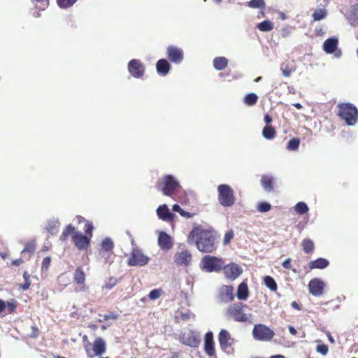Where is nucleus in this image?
Instances as JSON below:
<instances>
[{"label": "nucleus", "instance_id": "41", "mask_svg": "<svg viewBox=\"0 0 358 358\" xmlns=\"http://www.w3.org/2000/svg\"><path fill=\"white\" fill-rule=\"evenodd\" d=\"M302 246L305 253L306 254L311 252L314 248L313 242L310 239L303 240Z\"/></svg>", "mask_w": 358, "mask_h": 358}, {"label": "nucleus", "instance_id": "10", "mask_svg": "<svg viewBox=\"0 0 358 358\" xmlns=\"http://www.w3.org/2000/svg\"><path fill=\"white\" fill-rule=\"evenodd\" d=\"M127 69L129 73L136 78H141L145 71L144 64L139 59H132L129 62Z\"/></svg>", "mask_w": 358, "mask_h": 358}, {"label": "nucleus", "instance_id": "11", "mask_svg": "<svg viewBox=\"0 0 358 358\" xmlns=\"http://www.w3.org/2000/svg\"><path fill=\"white\" fill-rule=\"evenodd\" d=\"M168 59L175 64H180L184 58L183 50L176 46L169 45L166 50Z\"/></svg>", "mask_w": 358, "mask_h": 358}, {"label": "nucleus", "instance_id": "63", "mask_svg": "<svg viewBox=\"0 0 358 358\" xmlns=\"http://www.w3.org/2000/svg\"><path fill=\"white\" fill-rule=\"evenodd\" d=\"M6 308V303L3 300L0 299V313L4 310Z\"/></svg>", "mask_w": 358, "mask_h": 358}, {"label": "nucleus", "instance_id": "17", "mask_svg": "<svg viewBox=\"0 0 358 358\" xmlns=\"http://www.w3.org/2000/svg\"><path fill=\"white\" fill-rule=\"evenodd\" d=\"M159 248L163 250H169L173 247V240L165 231H160L157 241Z\"/></svg>", "mask_w": 358, "mask_h": 358}, {"label": "nucleus", "instance_id": "57", "mask_svg": "<svg viewBox=\"0 0 358 358\" xmlns=\"http://www.w3.org/2000/svg\"><path fill=\"white\" fill-rule=\"evenodd\" d=\"M264 120L266 125H269V124L272 122V117L268 114H266L264 117Z\"/></svg>", "mask_w": 358, "mask_h": 358}, {"label": "nucleus", "instance_id": "36", "mask_svg": "<svg viewBox=\"0 0 358 358\" xmlns=\"http://www.w3.org/2000/svg\"><path fill=\"white\" fill-rule=\"evenodd\" d=\"M349 19L352 24L358 22V3L350 7V15Z\"/></svg>", "mask_w": 358, "mask_h": 358}, {"label": "nucleus", "instance_id": "52", "mask_svg": "<svg viewBox=\"0 0 358 358\" xmlns=\"http://www.w3.org/2000/svg\"><path fill=\"white\" fill-rule=\"evenodd\" d=\"M51 259L50 257H46L43 259L42 268L48 269L50 264Z\"/></svg>", "mask_w": 358, "mask_h": 358}, {"label": "nucleus", "instance_id": "29", "mask_svg": "<svg viewBox=\"0 0 358 358\" xmlns=\"http://www.w3.org/2000/svg\"><path fill=\"white\" fill-rule=\"evenodd\" d=\"M262 136L267 140H271L275 136V131L273 127L266 125L262 130Z\"/></svg>", "mask_w": 358, "mask_h": 358}, {"label": "nucleus", "instance_id": "39", "mask_svg": "<svg viewBox=\"0 0 358 358\" xmlns=\"http://www.w3.org/2000/svg\"><path fill=\"white\" fill-rule=\"evenodd\" d=\"M172 210L174 212L178 213L182 217L186 218H190L192 217V214L183 210L178 204H174L172 207Z\"/></svg>", "mask_w": 358, "mask_h": 358}, {"label": "nucleus", "instance_id": "48", "mask_svg": "<svg viewBox=\"0 0 358 358\" xmlns=\"http://www.w3.org/2000/svg\"><path fill=\"white\" fill-rule=\"evenodd\" d=\"M280 70L282 71V74L285 77H289L291 75V70L289 69V67L288 64H282L280 65Z\"/></svg>", "mask_w": 358, "mask_h": 358}, {"label": "nucleus", "instance_id": "38", "mask_svg": "<svg viewBox=\"0 0 358 358\" xmlns=\"http://www.w3.org/2000/svg\"><path fill=\"white\" fill-rule=\"evenodd\" d=\"M76 232V231H75V227L70 224L68 226H66V227L63 230L62 234L60 236V240L65 241L70 234L73 235V234Z\"/></svg>", "mask_w": 358, "mask_h": 358}, {"label": "nucleus", "instance_id": "59", "mask_svg": "<svg viewBox=\"0 0 358 358\" xmlns=\"http://www.w3.org/2000/svg\"><path fill=\"white\" fill-rule=\"evenodd\" d=\"M32 333L30 334V336L32 338H36L38 336V329L35 327H32Z\"/></svg>", "mask_w": 358, "mask_h": 358}, {"label": "nucleus", "instance_id": "20", "mask_svg": "<svg viewBox=\"0 0 358 358\" xmlns=\"http://www.w3.org/2000/svg\"><path fill=\"white\" fill-rule=\"evenodd\" d=\"M233 339L231 338V335L227 330L222 329L220 331L218 336V341L222 350L227 351V348L231 346V341Z\"/></svg>", "mask_w": 358, "mask_h": 358}, {"label": "nucleus", "instance_id": "50", "mask_svg": "<svg viewBox=\"0 0 358 358\" xmlns=\"http://www.w3.org/2000/svg\"><path fill=\"white\" fill-rule=\"evenodd\" d=\"M328 346L325 344L317 345L316 347V351L322 355H326L328 352Z\"/></svg>", "mask_w": 358, "mask_h": 358}, {"label": "nucleus", "instance_id": "21", "mask_svg": "<svg viewBox=\"0 0 358 358\" xmlns=\"http://www.w3.org/2000/svg\"><path fill=\"white\" fill-rule=\"evenodd\" d=\"M204 351L210 357L215 355L213 334L208 331L204 338Z\"/></svg>", "mask_w": 358, "mask_h": 358}, {"label": "nucleus", "instance_id": "31", "mask_svg": "<svg viewBox=\"0 0 358 358\" xmlns=\"http://www.w3.org/2000/svg\"><path fill=\"white\" fill-rule=\"evenodd\" d=\"M257 27L261 31H270L274 28V24L270 20H264L259 23Z\"/></svg>", "mask_w": 358, "mask_h": 358}, {"label": "nucleus", "instance_id": "15", "mask_svg": "<svg viewBox=\"0 0 358 358\" xmlns=\"http://www.w3.org/2000/svg\"><path fill=\"white\" fill-rule=\"evenodd\" d=\"M90 237L83 235L80 231H76L72 235V240L78 250H82L88 248L90 243Z\"/></svg>", "mask_w": 358, "mask_h": 358}, {"label": "nucleus", "instance_id": "26", "mask_svg": "<svg viewBox=\"0 0 358 358\" xmlns=\"http://www.w3.org/2000/svg\"><path fill=\"white\" fill-rule=\"evenodd\" d=\"M248 284L245 281H243L238 287L236 293L237 298L239 300H245L248 297Z\"/></svg>", "mask_w": 358, "mask_h": 358}, {"label": "nucleus", "instance_id": "7", "mask_svg": "<svg viewBox=\"0 0 358 358\" xmlns=\"http://www.w3.org/2000/svg\"><path fill=\"white\" fill-rule=\"evenodd\" d=\"M274 335V331L264 324H259L254 326L252 336L257 341H270Z\"/></svg>", "mask_w": 358, "mask_h": 358}, {"label": "nucleus", "instance_id": "9", "mask_svg": "<svg viewBox=\"0 0 358 358\" xmlns=\"http://www.w3.org/2000/svg\"><path fill=\"white\" fill-rule=\"evenodd\" d=\"M149 262L148 256L145 255L141 250L136 248L133 249L131 257L128 259V264L131 266L146 265Z\"/></svg>", "mask_w": 358, "mask_h": 358}, {"label": "nucleus", "instance_id": "37", "mask_svg": "<svg viewBox=\"0 0 358 358\" xmlns=\"http://www.w3.org/2000/svg\"><path fill=\"white\" fill-rule=\"evenodd\" d=\"M327 12L325 9L316 10L313 14L312 17L314 21H320L324 19L327 17Z\"/></svg>", "mask_w": 358, "mask_h": 358}, {"label": "nucleus", "instance_id": "61", "mask_svg": "<svg viewBox=\"0 0 358 358\" xmlns=\"http://www.w3.org/2000/svg\"><path fill=\"white\" fill-rule=\"evenodd\" d=\"M291 306L298 310H301V306L299 305V303L296 301H292L291 303Z\"/></svg>", "mask_w": 358, "mask_h": 358}, {"label": "nucleus", "instance_id": "13", "mask_svg": "<svg viewBox=\"0 0 358 358\" xmlns=\"http://www.w3.org/2000/svg\"><path fill=\"white\" fill-rule=\"evenodd\" d=\"M222 269L224 270L225 277L231 281L235 280L243 273L241 266L236 263H231L227 265L224 264Z\"/></svg>", "mask_w": 358, "mask_h": 358}, {"label": "nucleus", "instance_id": "62", "mask_svg": "<svg viewBox=\"0 0 358 358\" xmlns=\"http://www.w3.org/2000/svg\"><path fill=\"white\" fill-rule=\"evenodd\" d=\"M289 331L292 335H296L297 331L293 326H289Z\"/></svg>", "mask_w": 358, "mask_h": 358}, {"label": "nucleus", "instance_id": "14", "mask_svg": "<svg viewBox=\"0 0 358 358\" xmlns=\"http://www.w3.org/2000/svg\"><path fill=\"white\" fill-rule=\"evenodd\" d=\"M106 342L102 338L98 337L95 339V341L93 343L94 354L92 353L90 349H86V352L87 356H89L90 357H94V356H99L104 354L106 352Z\"/></svg>", "mask_w": 358, "mask_h": 358}, {"label": "nucleus", "instance_id": "27", "mask_svg": "<svg viewBox=\"0 0 358 358\" xmlns=\"http://www.w3.org/2000/svg\"><path fill=\"white\" fill-rule=\"evenodd\" d=\"M273 181L274 178L273 176L264 175L261 179V184L266 192H270L273 189Z\"/></svg>", "mask_w": 358, "mask_h": 358}, {"label": "nucleus", "instance_id": "51", "mask_svg": "<svg viewBox=\"0 0 358 358\" xmlns=\"http://www.w3.org/2000/svg\"><path fill=\"white\" fill-rule=\"evenodd\" d=\"M234 237V233L232 231H228L225 234L223 243L227 245Z\"/></svg>", "mask_w": 358, "mask_h": 358}, {"label": "nucleus", "instance_id": "1", "mask_svg": "<svg viewBox=\"0 0 358 358\" xmlns=\"http://www.w3.org/2000/svg\"><path fill=\"white\" fill-rule=\"evenodd\" d=\"M215 236L212 232L207 230L199 231L196 228H194L188 236V243H194L197 249L205 253H210L215 250Z\"/></svg>", "mask_w": 358, "mask_h": 358}, {"label": "nucleus", "instance_id": "23", "mask_svg": "<svg viewBox=\"0 0 358 358\" xmlns=\"http://www.w3.org/2000/svg\"><path fill=\"white\" fill-rule=\"evenodd\" d=\"M157 73L162 76L167 75L171 69V64L166 59H160L156 63Z\"/></svg>", "mask_w": 358, "mask_h": 358}, {"label": "nucleus", "instance_id": "18", "mask_svg": "<svg viewBox=\"0 0 358 358\" xmlns=\"http://www.w3.org/2000/svg\"><path fill=\"white\" fill-rule=\"evenodd\" d=\"M158 217L163 221L169 222L173 220L175 215L173 214L166 204L160 205L156 210Z\"/></svg>", "mask_w": 358, "mask_h": 358}, {"label": "nucleus", "instance_id": "53", "mask_svg": "<svg viewBox=\"0 0 358 358\" xmlns=\"http://www.w3.org/2000/svg\"><path fill=\"white\" fill-rule=\"evenodd\" d=\"M117 316L114 313H110L109 314H106L103 315V318L102 320H100L101 322L107 321L108 320H115L116 319Z\"/></svg>", "mask_w": 358, "mask_h": 358}, {"label": "nucleus", "instance_id": "25", "mask_svg": "<svg viewBox=\"0 0 358 358\" xmlns=\"http://www.w3.org/2000/svg\"><path fill=\"white\" fill-rule=\"evenodd\" d=\"M329 264V261L324 258H317L315 260L310 261L309 262V268L310 269H324L327 268Z\"/></svg>", "mask_w": 358, "mask_h": 358}, {"label": "nucleus", "instance_id": "43", "mask_svg": "<svg viewBox=\"0 0 358 358\" xmlns=\"http://www.w3.org/2000/svg\"><path fill=\"white\" fill-rule=\"evenodd\" d=\"M77 0H57V4L61 8H68L71 7Z\"/></svg>", "mask_w": 358, "mask_h": 358}, {"label": "nucleus", "instance_id": "44", "mask_svg": "<svg viewBox=\"0 0 358 358\" xmlns=\"http://www.w3.org/2000/svg\"><path fill=\"white\" fill-rule=\"evenodd\" d=\"M29 278H30V276H29V274L28 273V272L24 271L23 273V278L24 280V283L20 285V288L24 291L27 290L31 285V281L29 280Z\"/></svg>", "mask_w": 358, "mask_h": 358}, {"label": "nucleus", "instance_id": "46", "mask_svg": "<svg viewBox=\"0 0 358 358\" xmlns=\"http://www.w3.org/2000/svg\"><path fill=\"white\" fill-rule=\"evenodd\" d=\"M93 229H94V226H93L92 223L90 221L86 222V223L85 224V229H84L86 236L92 238Z\"/></svg>", "mask_w": 358, "mask_h": 358}, {"label": "nucleus", "instance_id": "6", "mask_svg": "<svg viewBox=\"0 0 358 358\" xmlns=\"http://www.w3.org/2000/svg\"><path fill=\"white\" fill-rule=\"evenodd\" d=\"M180 341L189 347L196 348L201 343V336L199 332L192 329H187L180 335Z\"/></svg>", "mask_w": 358, "mask_h": 358}, {"label": "nucleus", "instance_id": "47", "mask_svg": "<svg viewBox=\"0 0 358 358\" xmlns=\"http://www.w3.org/2000/svg\"><path fill=\"white\" fill-rule=\"evenodd\" d=\"M118 280L115 278H110L106 282L104 287L106 289H111L115 285H117Z\"/></svg>", "mask_w": 358, "mask_h": 358}, {"label": "nucleus", "instance_id": "22", "mask_svg": "<svg viewBox=\"0 0 358 358\" xmlns=\"http://www.w3.org/2000/svg\"><path fill=\"white\" fill-rule=\"evenodd\" d=\"M338 40L336 37L327 39L323 43V50L327 54L334 53L338 47Z\"/></svg>", "mask_w": 358, "mask_h": 358}, {"label": "nucleus", "instance_id": "55", "mask_svg": "<svg viewBox=\"0 0 358 358\" xmlns=\"http://www.w3.org/2000/svg\"><path fill=\"white\" fill-rule=\"evenodd\" d=\"M282 266L285 268L289 269L291 268V259L289 258L286 259L282 262Z\"/></svg>", "mask_w": 358, "mask_h": 358}, {"label": "nucleus", "instance_id": "34", "mask_svg": "<svg viewBox=\"0 0 358 358\" xmlns=\"http://www.w3.org/2000/svg\"><path fill=\"white\" fill-rule=\"evenodd\" d=\"M258 100V96L256 94L251 92L246 94L244 97V103L248 106H254Z\"/></svg>", "mask_w": 358, "mask_h": 358}, {"label": "nucleus", "instance_id": "60", "mask_svg": "<svg viewBox=\"0 0 358 358\" xmlns=\"http://www.w3.org/2000/svg\"><path fill=\"white\" fill-rule=\"evenodd\" d=\"M22 259L21 258L17 259L13 261L12 264L15 266H20L22 263Z\"/></svg>", "mask_w": 358, "mask_h": 358}, {"label": "nucleus", "instance_id": "58", "mask_svg": "<svg viewBox=\"0 0 358 358\" xmlns=\"http://www.w3.org/2000/svg\"><path fill=\"white\" fill-rule=\"evenodd\" d=\"M35 2L37 3H41L43 4L44 8H42V10H44L45 7H47L49 5V0H33Z\"/></svg>", "mask_w": 358, "mask_h": 358}, {"label": "nucleus", "instance_id": "45", "mask_svg": "<svg viewBox=\"0 0 358 358\" xmlns=\"http://www.w3.org/2000/svg\"><path fill=\"white\" fill-rule=\"evenodd\" d=\"M271 208V206L268 202H261L257 206V210L260 213H266Z\"/></svg>", "mask_w": 358, "mask_h": 358}, {"label": "nucleus", "instance_id": "49", "mask_svg": "<svg viewBox=\"0 0 358 358\" xmlns=\"http://www.w3.org/2000/svg\"><path fill=\"white\" fill-rule=\"evenodd\" d=\"M161 290L159 289H155L150 292L148 296L152 300H156L160 297Z\"/></svg>", "mask_w": 358, "mask_h": 358}, {"label": "nucleus", "instance_id": "3", "mask_svg": "<svg viewBox=\"0 0 358 358\" xmlns=\"http://www.w3.org/2000/svg\"><path fill=\"white\" fill-rule=\"evenodd\" d=\"M181 189L179 180L173 175L166 174L162 177L160 190L164 196L173 198Z\"/></svg>", "mask_w": 358, "mask_h": 358}, {"label": "nucleus", "instance_id": "16", "mask_svg": "<svg viewBox=\"0 0 358 358\" xmlns=\"http://www.w3.org/2000/svg\"><path fill=\"white\" fill-rule=\"evenodd\" d=\"M217 298L224 303L231 301L234 298V287L231 285L222 286L218 291Z\"/></svg>", "mask_w": 358, "mask_h": 358}, {"label": "nucleus", "instance_id": "33", "mask_svg": "<svg viewBox=\"0 0 358 358\" xmlns=\"http://www.w3.org/2000/svg\"><path fill=\"white\" fill-rule=\"evenodd\" d=\"M294 210L299 215H303L309 210V208L305 202L299 201L295 205Z\"/></svg>", "mask_w": 358, "mask_h": 358}, {"label": "nucleus", "instance_id": "64", "mask_svg": "<svg viewBox=\"0 0 358 358\" xmlns=\"http://www.w3.org/2000/svg\"><path fill=\"white\" fill-rule=\"evenodd\" d=\"M77 220L79 224H81L82 222L86 223V222H88V220H86L82 216H77Z\"/></svg>", "mask_w": 358, "mask_h": 358}, {"label": "nucleus", "instance_id": "2", "mask_svg": "<svg viewBox=\"0 0 358 358\" xmlns=\"http://www.w3.org/2000/svg\"><path fill=\"white\" fill-rule=\"evenodd\" d=\"M337 115L348 126H355L358 120V109L351 103H338Z\"/></svg>", "mask_w": 358, "mask_h": 358}, {"label": "nucleus", "instance_id": "28", "mask_svg": "<svg viewBox=\"0 0 358 358\" xmlns=\"http://www.w3.org/2000/svg\"><path fill=\"white\" fill-rule=\"evenodd\" d=\"M213 64L217 71H222L227 66L228 59L224 57H217L213 59Z\"/></svg>", "mask_w": 358, "mask_h": 358}, {"label": "nucleus", "instance_id": "32", "mask_svg": "<svg viewBox=\"0 0 358 358\" xmlns=\"http://www.w3.org/2000/svg\"><path fill=\"white\" fill-rule=\"evenodd\" d=\"M264 282L265 285L271 291H276L278 288L277 283L273 278L270 275H266L264 278Z\"/></svg>", "mask_w": 358, "mask_h": 358}, {"label": "nucleus", "instance_id": "56", "mask_svg": "<svg viewBox=\"0 0 358 358\" xmlns=\"http://www.w3.org/2000/svg\"><path fill=\"white\" fill-rule=\"evenodd\" d=\"M289 29L288 28H284L281 31V35L283 38H286L289 35Z\"/></svg>", "mask_w": 358, "mask_h": 358}, {"label": "nucleus", "instance_id": "24", "mask_svg": "<svg viewBox=\"0 0 358 358\" xmlns=\"http://www.w3.org/2000/svg\"><path fill=\"white\" fill-rule=\"evenodd\" d=\"M60 222L57 217H52L48 221L45 230L51 235H56L59 229Z\"/></svg>", "mask_w": 358, "mask_h": 358}, {"label": "nucleus", "instance_id": "8", "mask_svg": "<svg viewBox=\"0 0 358 358\" xmlns=\"http://www.w3.org/2000/svg\"><path fill=\"white\" fill-rule=\"evenodd\" d=\"M245 306L242 303H234L229 306L227 313L236 322H245L248 317L242 309Z\"/></svg>", "mask_w": 358, "mask_h": 358}, {"label": "nucleus", "instance_id": "54", "mask_svg": "<svg viewBox=\"0 0 358 358\" xmlns=\"http://www.w3.org/2000/svg\"><path fill=\"white\" fill-rule=\"evenodd\" d=\"M34 252V247L32 244H27L25 245L24 250L22 251V252Z\"/></svg>", "mask_w": 358, "mask_h": 358}, {"label": "nucleus", "instance_id": "12", "mask_svg": "<svg viewBox=\"0 0 358 358\" xmlns=\"http://www.w3.org/2000/svg\"><path fill=\"white\" fill-rule=\"evenodd\" d=\"M324 287V282L317 278L312 279L308 283L309 292L316 297H320L323 295Z\"/></svg>", "mask_w": 358, "mask_h": 358}, {"label": "nucleus", "instance_id": "42", "mask_svg": "<svg viewBox=\"0 0 358 358\" xmlns=\"http://www.w3.org/2000/svg\"><path fill=\"white\" fill-rule=\"evenodd\" d=\"M300 145V141L298 138H293L287 143V148L289 150H296Z\"/></svg>", "mask_w": 358, "mask_h": 358}, {"label": "nucleus", "instance_id": "35", "mask_svg": "<svg viewBox=\"0 0 358 358\" xmlns=\"http://www.w3.org/2000/svg\"><path fill=\"white\" fill-rule=\"evenodd\" d=\"M247 6L251 8L264 9L266 3L264 0H250L247 2Z\"/></svg>", "mask_w": 358, "mask_h": 358}, {"label": "nucleus", "instance_id": "5", "mask_svg": "<svg viewBox=\"0 0 358 358\" xmlns=\"http://www.w3.org/2000/svg\"><path fill=\"white\" fill-rule=\"evenodd\" d=\"M218 201L221 206L230 207L234 204L235 197L232 188L226 184L220 185L217 187Z\"/></svg>", "mask_w": 358, "mask_h": 358}, {"label": "nucleus", "instance_id": "19", "mask_svg": "<svg viewBox=\"0 0 358 358\" xmlns=\"http://www.w3.org/2000/svg\"><path fill=\"white\" fill-rule=\"evenodd\" d=\"M192 260V255L187 250L177 252L175 255V262L177 265L187 266Z\"/></svg>", "mask_w": 358, "mask_h": 358}, {"label": "nucleus", "instance_id": "30", "mask_svg": "<svg viewBox=\"0 0 358 358\" xmlns=\"http://www.w3.org/2000/svg\"><path fill=\"white\" fill-rule=\"evenodd\" d=\"M74 280L78 284H84L85 274L81 267H78L74 272Z\"/></svg>", "mask_w": 358, "mask_h": 358}, {"label": "nucleus", "instance_id": "4", "mask_svg": "<svg viewBox=\"0 0 358 358\" xmlns=\"http://www.w3.org/2000/svg\"><path fill=\"white\" fill-rule=\"evenodd\" d=\"M201 270L208 273L219 272L224 267V262L222 259L215 256L205 255L201 261Z\"/></svg>", "mask_w": 358, "mask_h": 358}, {"label": "nucleus", "instance_id": "40", "mask_svg": "<svg viewBox=\"0 0 358 358\" xmlns=\"http://www.w3.org/2000/svg\"><path fill=\"white\" fill-rule=\"evenodd\" d=\"M113 247V242L110 238H106L101 242V248L104 251L109 252Z\"/></svg>", "mask_w": 358, "mask_h": 358}]
</instances>
